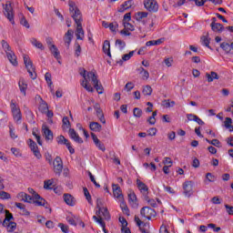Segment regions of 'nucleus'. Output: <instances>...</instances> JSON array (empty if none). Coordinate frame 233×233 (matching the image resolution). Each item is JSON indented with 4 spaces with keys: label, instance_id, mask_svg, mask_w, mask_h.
Listing matches in <instances>:
<instances>
[{
    "label": "nucleus",
    "instance_id": "obj_40",
    "mask_svg": "<svg viewBox=\"0 0 233 233\" xmlns=\"http://www.w3.org/2000/svg\"><path fill=\"white\" fill-rule=\"evenodd\" d=\"M201 41H202L203 46H207V48H209V50H212V47H210V38L208 36H202Z\"/></svg>",
    "mask_w": 233,
    "mask_h": 233
},
{
    "label": "nucleus",
    "instance_id": "obj_10",
    "mask_svg": "<svg viewBox=\"0 0 233 233\" xmlns=\"http://www.w3.org/2000/svg\"><path fill=\"white\" fill-rule=\"evenodd\" d=\"M127 198L130 207H132V208H137L139 204L137 203V197L136 196V193L133 190H129Z\"/></svg>",
    "mask_w": 233,
    "mask_h": 233
},
{
    "label": "nucleus",
    "instance_id": "obj_25",
    "mask_svg": "<svg viewBox=\"0 0 233 233\" xmlns=\"http://www.w3.org/2000/svg\"><path fill=\"white\" fill-rule=\"evenodd\" d=\"M128 8H132V0L124 2L117 9V12L123 13L127 12Z\"/></svg>",
    "mask_w": 233,
    "mask_h": 233
},
{
    "label": "nucleus",
    "instance_id": "obj_51",
    "mask_svg": "<svg viewBox=\"0 0 233 233\" xmlns=\"http://www.w3.org/2000/svg\"><path fill=\"white\" fill-rule=\"evenodd\" d=\"M84 196H86L88 204L92 205V196H90V192H88V189L86 187H84Z\"/></svg>",
    "mask_w": 233,
    "mask_h": 233
},
{
    "label": "nucleus",
    "instance_id": "obj_35",
    "mask_svg": "<svg viewBox=\"0 0 233 233\" xmlns=\"http://www.w3.org/2000/svg\"><path fill=\"white\" fill-rule=\"evenodd\" d=\"M24 63L25 65L26 70L30 68H34V64H32V60L30 59V56L25 55L24 56Z\"/></svg>",
    "mask_w": 233,
    "mask_h": 233
},
{
    "label": "nucleus",
    "instance_id": "obj_27",
    "mask_svg": "<svg viewBox=\"0 0 233 233\" xmlns=\"http://www.w3.org/2000/svg\"><path fill=\"white\" fill-rule=\"evenodd\" d=\"M210 27L213 32H218V34H221L225 28L220 23L214 22L210 24Z\"/></svg>",
    "mask_w": 233,
    "mask_h": 233
},
{
    "label": "nucleus",
    "instance_id": "obj_2",
    "mask_svg": "<svg viewBox=\"0 0 233 233\" xmlns=\"http://www.w3.org/2000/svg\"><path fill=\"white\" fill-rule=\"evenodd\" d=\"M68 6H69V12H70L71 17L74 19L76 25V39L83 41L85 39V30H83V25L81 24L83 23V15H81V11L76 5V2L69 1Z\"/></svg>",
    "mask_w": 233,
    "mask_h": 233
},
{
    "label": "nucleus",
    "instance_id": "obj_48",
    "mask_svg": "<svg viewBox=\"0 0 233 233\" xmlns=\"http://www.w3.org/2000/svg\"><path fill=\"white\" fill-rule=\"evenodd\" d=\"M164 64L166 65V66L170 68V66H172L174 65V58L173 57H166L164 59Z\"/></svg>",
    "mask_w": 233,
    "mask_h": 233
},
{
    "label": "nucleus",
    "instance_id": "obj_19",
    "mask_svg": "<svg viewBox=\"0 0 233 233\" xmlns=\"http://www.w3.org/2000/svg\"><path fill=\"white\" fill-rule=\"evenodd\" d=\"M64 201L69 207H76V198L70 194H64Z\"/></svg>",
    "mask_w": 233,
    "mask_h": 233
},
{
    "label": "nucleus",
    "instance_id": "obj_46",
    "mask_svg": "<svg viewBox=\"0 0 233 233\" xmlns=\"http://www.w3.org/2000/svg\"><path fill=\"white\" fill-rule=\"evenodd\" d=\"M225 127L229 129V132H233L232 118H226Z\"/></svg>",
    "mask_w": 233,
    "mask_h": 233
},
{
    "label": "nucleus",
    "instance_id": "obj_56",
    "mask_svg": "<svg viewBox=\"0 0 233 233\" xmlns=\"http://www.w3.org/2000/svg\"><path fill=\"white\" fill-rule=\"evenodd\" d=\"M116 46H118L120 50H123V48L127 46V44L125 43V41L117 39L116 41Z\"/></svg>",
    "mask_w": 233,
    "mask_h": 233
},
{
    "label": "nucleus",
    "instance_id": "obj_24",
    "mask_svg": "<svg viewBox=\"0 0 233 233\" xmlns=\"http://www.w3.org/2000/svg\"><path fill=\"white\" fill-rule=\"evenodd\" d=\"M220 48H222V50H224L226 54H230L231 56H233V43H222L220 45Z\"/></svg>",
    "mask_w": 233,
    "mask_h": 233
},
{
    "label": "nucleus",
    "instance_id": "obj_21",
    "mask_svg": "<svg viewBox=\"0 0 233 233\" xmlns=\"http://www.w3.org/2000/svg\"><path fill=\"white\" fill-rule=\"evenodd\" d=\"M147 17H148V13L147 12H137L135 14V19L138 21V23H145Z\"/></svg>",
    "mask_w": 233,
    "mask_h": 233
},
{
    "label": "nucleus",
    "instance_id": "obj_42",
    "mask_svg": "<svg viewBox=\"0 0 233 233\" xmlns=\"http://www.w3.org/2000/svg\"><path fill=\"white\" fill-rule=\"evenodd\" d=\"M9 136L11 139H17L18 136L15 133V127L13 125L9 126Z\"/></svg>",
    "mask_w": 233,
    "mask_h": 233
},
{
    "label": "nucleus",
    "instance_id": "obj_49",
    "mask_svg": "<svg viewBox=\"0 0 233 233\" xmlns=\"http://www.w3.org/2000/svg\"><path fill=\"white\" fill-rule=\"evenodd\" d=\"M2 47L5 50V54H8V52H12V49L10 48V45H8V42L5 40L2 41Z\"/></svg>",
    "mask_w": 233,
    "mask_h": 233
},
{
    "label": "nucleus",
    "instance_id": "obj_1",
    "mask_svg": "<svg viewBox=\"0 0 233 233\" xmlns=\"http://www.w3.org/2000/svg\"><path fill=\"white\" fill-rule=\"evenodd\" d=\"M80 76L83 77L80 81V85L86 92H94V88H96L97 94H103V86L99 83V78H97L96 72H88L83 69L80 71Z\"/></svg>",
    "mask_w": 233,
    "mask_h": 233
},
{
    "label": "nucleus",
    "instance_id": "obj_58",
    "mask_svg": "<svg viewBox=\"0 0 233 233\" xmlns=\"http://www.w3.org/2000/svg\"><path fill=\"white\" fill-rule=\"evenodd\" d=\"M45 79H46L48 86H52V75L50 73H46Z\"/></svg>",
    "mask_w": 233,
    "mask_h": 233
},
{
    "label": "nucleus",
    "instance_id": "obj_57",
    "mask_svg": "<svg viewBox=\"0 0 233 233\" xmlns=\"http://www.w3.org/2000/svg\"><path fill=\"white\" fill-rule=\"evenodd\" d=\"M123 25H124V28H126V30H128L129 32H134L135 30L134 25L129 22L124 23Z\"/></svg>",
    "mask_w": 233,
    "mask_h": 233
},
{
    "label": "nucleus",
    "instance_id": "obj_12",
    "mask_svg": "<svg viewBox=\"0 0 233 233\" xmlns=\"http://www.w3.org/2000/svg\"><path fill=\"white\" fill-rule=\"evenodd\" d=\"M137 187L143 196L148 195V186H147L143 181L137 179Z\"/></svg>",
    "mask_w": 233,
    "mask_h": 233
},
{
    "label": "nucleus",
    "instance_id": "obj_4",
    "mask_svg": "<svg viewBox=\"0 0 233 233\" xmlns=\"http://www.w3.org/2000/svg\"><path fill=\"white\" fill-rule=\"evenodd\" d=\"M182 188L185 198H192V196H194V181H185L182 185Z\"/></svg>",
    "mask_w": 233,
    "mask_h": 233
},
{
    "label": "nucleus",
    "instance_id": "obj_22",
    "mask_svg": "<svg viewBox=\"0 0 233 233\" xmlns=\"http://www.w3.org/2000/svg\"><path fill=\"white\" fill-rule=\"evenodd\" d=\"M74 37V31L72 29H68V31L65 34L64 41L66 46H70V43H72V38Z\"/></svg>",
    "mask_w": 233,
    "mask_h": 233
},
{
    "label": "nucleus",
    "instance_id": "obj_44",
    "mask_svg": "<svg viewBox=\"0 0 233 233\" xmlns=\"http://www.w3.org/2000/svg\"><path fill=\"white\" fill-rule=\"evenodd\" d=\"M142 94L144 96H152V86H145L142 89Z\"/></svg>",
    "mask_w": 233,
    "mask_h": 233
},
{
    "label": "nucleus",
    "instance_id": "obj_9",
    "mask_svg": "<svg viewBox=\"0 0 233 233\" xmlns=\"http://www.w3.org/2000/svg\"><path fill=\"white\" fill-rule=\"evenodd\" d=\"M141 216L146 218V219H152V218H156V210L150 208L149 207H145L140 211Z\"/></svg>",
    "mask_w": 233,
    "mask_h": 233
},
{
    "label": "nucleus",
    "instance_id": "obj_8",
    "mask_svg": "<svg viewBox=\"0 0 233 233\" xmlns=\"http://www.w3.org/2000/svg\"><path fill=\"white\" fill-rule=\"evenodd\" d=\"M52 165L55 174H58V176H60L63 172V159H61L59 157H56L54 159Z\"/></svg>",
    "mask_w": 233,
    "mask_h": 233
},
{
    "label": "nucleus",
    "instance_id": "obj_55",
    "mask_svg": "<svg viewBox=\"0 0 233 233\" xmlns=\"http://www.w3.org/2000/svg\"><path fill=\"white\" fill-rule=\"evenodd\" d=\"M163 188L166 192H167L168 194H171V196L176 195V190H174V188H172L171 187L163 185Z\"/></svg>",
    "mask_w": 233,
    "mask_h": 233
},
{
    "label": "nucleus",
    "instance_id": "obj_52",
    "mask_svg": "<svg viewBox=\"0 0 233 233\" xmlns=\"http://www.w3.org/2000/svg\"><path fill=\"white\" fill-rule=\"evenodd\" d=\"M11 198L12 196L9 193L0 189V199H11Z\"/></svg>",
    "mask_w": 233,
    "mask_h": 233
},
{
    "label": "nucleus",
    "instance_id": "obj_62",
    "mask_svg": "<svg viewBox=\"0 0 233 233\" xmlns=\"http://www.w3.org/2000/svg\"><path fill=\"white\" fill-rule=\"evenodd\" d=\"M64 128H70V120H68L67 116H65L62 120Z\"/></svg>",
    "mask_w": 233,
    "mask_h": 233
},
{
    "label": "nucleus",
    "instance_id": "obj_3",
    "mask_svg": "<svg viewBox=\"0 0 233 233\" xmlns=\"http://www.w3.org/2000/svg\"><path fill=\"white\" fill-rule=\"evenodd\" d=\"M11 112L13 114V118L16 125H21V120L23 119V115H21V108L14 100L10 104Z\"/></svg>",
    "mask_w": 233,
    "mask_h": 233
},
{
    "label": "nucleus",
    "instance_id": "obj_60",
    "mask_svg": "<svg viewBox=\"0 0 233 233\" xmlns=\"http://www.w3.org/2000/svg\"><path fill=\"white\" fill-rule=\"evenodd\" d=\"M157 135V128L151 127L147 130V136L154 137Z\"/></svg>",
    "mask_w": 233,
    "mask_h": 233
},
{
    "label": "nucleus",
    "instance_id": "obj_7",
    "mask_svg": "<svg viewBox=\"0 0 233 233\" xmlns=\"http://www.w3.org/2000/svg\"><path fill=\"white\" fill-rule=\"evenodd\" d=\"M144 6L147 12H157L159 10V4L156 0H145Z\"/></svg>",
    "mask_w": 233,
    "mask_h": 233
},
{
    "label": "nucleus",
    "instance_id": "obj_47",
    "mask_svg": "<svg viewBox=\"0 0 233 233\" xmlns=\"http://www.w3.org/2000/svg\"><path fill=\"white\" fill-rule=\"evenodd\" d=\"M118 28H119V24H117V22L109 23V30L111 32H117Z\"/></svg>",
    "mask_w": 233,
    "mask_h": 233
},
{
    "label": "nucleus",
    "instance_id": "obj_64",
    "mask_svg": "<svg viewBox=\"0 0 233 233\" xmlns=\"http://www.w3.org/2000/svg\"><path fill=\"white\" fill-rule=\"evenodd\" d=\"M58 227H59V228H61L62 232L68 233V226H66L63 223H59Z\"/></svg>",
    "mask_w": 233,
    "mask_h": 233
},
{
    "label": "nucleus",
    "instance_id": "obj_23",
    "mask_svg": "<svg viewBox=\"0 0 233 233\" xmlns=\"http://www.w3.org/2000/svg\"><path fill=\"white\" fill-rule=\"evenodd\" d=\"M96 215L99 216V218H104L105 219H110L108 209L105 207L100 208L98 211H96Z\"/></svg>",
    "mask_w": 233,
    "mask_h": 233
},
{
    "label": "nucleus",
    "instance_id": "obj_29",
    "mask_svg": "<svg viewBox=\"0 0 233 233\" xmlns=\"http://www.w3.org/2000/svg\"><path fill=\"white\" fill-rule=\"evenodd\" d=\"M6 56L13 66H17V56H15V54H14L13 51L8 52Z\"/></svg>",
    "mask_w": 233,
    "mask_h": 233
},
{
    "label": "nucleus",
    "instance_id": "obj_54",
    "mask_svg": "<svg viewBox=\"0 0 233 233\" xmlns=\"http://www.w3.org/2000/svg\"><path fill=\"white\" fill-rule=\"evenodd\" d=\"M133 115L135 117H141L143 116V111L139 107H135L133 110Z\"/></svg>",
    "mask_w": 233,
    "mask_h": 233
},
{
    "label": "nucleus",
    "instance_id": "obj_59",
    "mask_svg": "<svg viewBox=\"0 0 233 233\" xmlns=\"http://www.w3.org/2000/svg\"><path fill=\"white\" fill-rule=\"evenodd\" d=\"M27 72H28L31 79H36L37 75L35 74V69H34V67H31L30 69H27Z\"/></svg>",
    "mask_w": 233,
    "mask_h": 233
},
{
    "label": "nucleus",
    "instance_id": "obj_11",
    "mask_svg": "<svg viewBox=\"0 0 233 233\" xmlns=\"http://www.w3.org/2000/svg\"><path fill=\"white\" fill-rule=\"evenodd\" d=\"M32 203L35 205V207H46V200L41 198L39 194H35L34 198H32Z\"/></svg>",
    "mask_w": 233,
    "mask_h": 233
},
{
    "label": "nucleus",
    "instance_id": "obj_53",
    "mask_svg": "<svg viewBox=\"0 0 233 233\" xmlns=\"http://www.w3.org/2000/svg\"><path fill=\"white\" fill-rule=\"evenodd\" d=\"M156 116H157V111L153 112L152 116L147 119L149 125H156Z\"/></svg>",
    "mask_w": 233,
    "mask_h": 233
},
{
    "label": "nucleus",
    "instance_id": "obj_33",
    "mask_svg": "<svg viewBox=\"0 0 233 233\" xmlns=\"http://www.w3.org/2000/svg\"><path fill=\"white\" fill-rule=\"evenodd\" d=\"M135 221L137 225V227H139L140 230L142 233H148V231H147L143 227H148V224H144L141 219H139V218L136 217L135 218Z\"/></svg>",
    "mask_w": 233,
    "mask_h": 233
},
{
    "label": "nucleus",
    "instance_id": "obj_16",
    "mask_svg": "<svg viewBox=\"0 0 233 233\" xmlns=\"http://www.w3.org/2000/svg\"><path fill=\"white\" fill-rule=\"evenodd\" d=\"M29 43L32 45V46H35V48H37L38 50H45V46L41 41L37 40L35 37L29 38Z\"/></svg>",
    "mask_w": 233,
    "mask_h": 233
},
{
    "label": "nucleus",
    "instance_id": "obj_15",
    "mask_svg": "<svg viewBox=\"0 0 233 233\" xmlns=\"http://www.w3.org/2000/svg\"><path fill=\"white\" fill-rule=\"evenodd\" d=\"M42 132L47 141H52V139H54V133H52V130H50L46 125L42 127Z\"/></svg>",
    "mask_w": 233,
    "mask_h": 233
},
{
    "label": "nucleus",
    "instance_id": "obj_30",
    "mask_svg": "<svg viewBox=\"0 0 233 233\" xmlns=\"http://www.w3.org/2000/svg\"><path fill=\"white\" fill-rule=\"evenodd\" d=\"M165 43V38H159L157 40H150L146 43V46H157Z\"/></svg>",
    "mask_w": 233,
    "mask_h": 233
},
{
    "label": "nucleus",
    "instance_id": "obj_5",
    "mask_svg": "<svg viewBox=\"0 0 233 233\" xmlns=\"http://www.w3.org/2000/svg\"><path fill=\"white\" fill-rule=\"evenodd\" d=\"M112 190H113V197L117 203L125 199V196L123 195V191L121 190V187H119V185L113 184Z\"/></svg>",
    "mask_w": 233,
    "mask_h": 233
},
{
    "label": "nucleus",
    "instance_id": "obj_26",
    "mask_svg": "<svg viewBox=\"0 0 233 233\" xmlns=\"http://www.w3.org/2000/svg\"><path fill=\"white\" fill-rule=\"evenodd\" d=\"M146 201L150 207L156 208L159 207L161 205V200L159 198H150L148 197H146Z\"/></svg>",
    "mask_w": 233,
    "mask_h": 233
},
{
    "label": "nucleus",
    "instance_id": "obj_39",
    "mask_svg": "<svg viewBox=\"0 0 233 233\" xmlns=\"http://www.w3.org/2000/svg\"><path fill=\"white\" fill-rule=\"evenodd\" d=\"M15 205L17 208L22 210L23 216H28L30 214V211L26 210V208H25V206L22 203H15Z\"/></svg>",
    "mask_w": 233,
    "mask_h": 233
},
{
    "label": "nucleus",
    "instance_id": "obj_32",
    "mask_svg": "<svg viewBox=\"0 0 233 233\" xmlns=\"http://www.w3.org/2000/svg\"><path fill=\"white\" fill-rule=\"evenodd\" d=\"M89 128L92 130V132H101V125L97 122H91L89 124Z\"/></svg>",
    "mask_w": 233,
    "mask_h": 233
},
{
    "label": "nucleus",
    "instance_id": "obj_61",
    "mask_svg": "<svg viewBox=\"0 0 233 233\" xmlns=\"http://www.w3.org/2000/svg\"><path fill=\"white\" fill-rule=\"evenodd\" d=\"M66 221L67 223H69V225H72L73 227H76V225H77L76 223V217H67Z\"/></svg>",
    "mask_w": 233,
    "mask_h": 233
},
{
    "label": "nucleus",
    "instance_id": "obj_34",
    "mask_svg": "<svg viewBox=\"0 0 233 233\" xmlns=\"http://www.w3.org/2000/svg\"><path fill=\"white\" fill-rule=\"evenodd\" d=\"M120 204V208L126 216H130V209H128V206H127V203H125V199L118 202Z\"/></svg>",
    "mask_w": 233,
    "mask_h": 233
},
{
    "label": "nucleus",
    "instance_id": "obj_45",
    "mask_svg": "<svg viewBox=\"0 0 233 233\" xmlns=\"http://www.w3.org/2000/svg\"><path fill=\"white\" fill-rule=\"evenodd\" d=\"M54 187V180L49 179L44 182V188H46V190H52Z\"/></svg>",
    "mask_w": 233,
    "mask_h": 233
},
{
    "label": "nucleus",
    "instance_id": "obj_38",
    "mask_svg": "<svg viewBox=\"0 0 233 233\" xmlns=\"http://www.w3.org/2000/svg\"><path fill=\"white\" fill-rule=\"evenodd\" d=\"M5 218L3 221V223L5 225H6V223H8V222L14 221V215H12V213H10V211L5 210Z\"/></svg>",
    "mask_w": 233,
    "mask_h": 233
},
{
    "label": "nucleus",
    "instance_id": "obj_43",
    "mask_svg": "<svg viewBox=\"0 0 233 233\" xmlns=\"http://www.w3.org/2000/svg\"><path fill=\"white\" fill-rule=\"evenodd\" d=\"M39 110L42 112V114H45V112H48V104L46 102L42 101L39 105Z\"/></svg>",
    "mask_w": 233,
    "mask_h": 233
},
{
    "label": "nucleus",
    "instance_id": "obj_50",
    "mask_svg": "<svg viewBox=\"0 0 233 233\" xmlns=\"http://www.w3.org/2000/svg\"><path fill=\"white\" fill-rule=\"evenodd\" d=\"M207 181L208 183H214L216 181V176L212 175V173H207L205 182L207 183Z\"/></svg>",
    "mask_w": 233,
    "mask_h": 233
},
{
    "label": "nucleus",
    "instance_id": "obj_63",
    "mask_svg": "<svg viewBox=\"0 0 233 233\" xmlns=\"http://www.w3.org/2000/svg\"><path fill=\"white\" fill-rule=\"evenodd\" d=\"M159 233H170V229L168 228V226H166V225H162L160 227V231Z\"/></svg>",
    "mask_w": 233,
    "mask_h": 233
},
{
    "label": "nucleus",
    "instance_id": "obj_28",
    "mask_svg": "<svg viewBox=\"0 0 233 233\" xmlns=\"http://www.w3.org/2000/svg\"><path fill=\"white\" fill-rule=\"evenodd\" d=\"M3 227L6 228L7 232H14L15 228H17V224L14 221L7 222V223H2Z\"/></svg>",
    "mask_w": 233,
    "mask_h": 233
},
{
    "label": "nucleus",
    "instance_id": "obj_41",
    "mask_svg": "<svg viewBox=\"0 0 233 233\" xmlns=\"http://www.w3.org/2000/svg\"><path fill=\"white\" fill-rule=\"evenodd\" d=\"M56 142L58 143V145H68L70 142L68 141V139H66L64 136H59L56 137Z\"/></svg>",
    "mask_w": 233,
    "mask_h": 233
},
{
    "label": "nucleus",
    "instance_id": "obj_37",
    "mask_svg": "<svg viewBox=\"0 0 233 233\" xmlns=\"http://www.w3.org/2000/svg\"><path fill=\"white\" fill-rule=\"evenodd\" d=\"M206 77H207L208 83H212V81H214V79H219V76H218V73H216V72H211L210 74L207 73Z\"/></svg>",
    "mask_w": 233,
    "mask_h": 233
},
{
    "label": "nucleus",
    "instance_id": "obj_20",
    "mask_svg": "<svg viewBox=\"0 0 233 233\" xmlns=\"http://www.w3.org/2000/svg\"><path fill=\"white\" fill-rule=\"evenodd\" d=\"M134 54H136V51H131L128 54L123 55L122 59L118 60L116 63L120 66H123V63L126 61H130V58L134 57Z\"/></svg>",
    "mask_w": 233,
    "mask_h": 233
},
{
    "label": "nucleus",
    "instance_id": "obj_6",
    "mask_svg": "<svg viewBox=\"0 0 233 233\" xmlns=\"http://www.w3.org/2000/svg\"><path fill=\"white\" fill-rule=\"evenodd\" d=\"M4 15L11 25H15V20L14 18V7H12V4L5 5Z\"/></svg>",
    "mask_w": 233,
    "mask_h": 233
},
{
    "label": "nucleus",
    "instance_id": "obj_18",
    "mask_svg": "<svg viewBox=\"0 0 233 233\" xmlns=\"http://www.w3.org/2000/svg\"><path fill=\"white\" fill-rule=\"evenodd\" d=\"M18 201H24L25 203H32V197L25 192H20L16 196Z\"/></svg>",
    "mask_w": 233,
    "mask_h": 233
},
{
    "label": "nucleus",
    "instance_id": "obj_13",
    "mask_svg": "<svg viewBox=\"0 0 233 233\" xmlns=\"http://www.w3.org/2000/svg\"><path fill=\"white\" fill-rule=\"evenodd\" d=\"M91 137L97 149L101 150L102 152H105V150H106V148L105 147V144H103L101 140L97 138V136H96V134L91 133Z\"/></svg>",
    "mask_w": 233,
    "mask_h": 233
},
{
    "label": "nucleus",
    "instance_id": "obj_17",
    "mask_svg": "<svg viewBox=\"0 0 233 233\" xmlns=\"http://www.w3.org/2000/svg\"><path fill=\"white\" fill-rule=\"evenodd\" d=\"M18 86L21 94H23L24 96H26V89L28 88V84H26L25 78L19 79Z\"/></svg>",
    "mask_w": 233,
    "mask_h": 233
},
{
    "label": "nucleus",
    "instance_id": "obj_14",
    "mask_svg": "<svg viewBox=\"0 0 233 233\" xmlns=\"http://www.w3.org/2000/svg\"><path fill=\"white\" fill-rule=\"evenodd\" d=\"M69 137H71L73 141H75V143H78V145H83V138L79 137V134H77L75 129H69Z\"/></svg>",
    "mask_w": 233,
    "mask_h": 233
},
{
    "label": "nucleus",
    "instance_id": "obj_36",
    "mask_svg": "<svg viewBox=\"0 0 233 233\" xmlns=\"http://www.w3.org/2000/svg\"><path fill=\"white\" fill-rule=\"evenodd\" d=\"M49 50L51 54H53L54 57H56V59H59V50L57 49L56 45L51 44V46H49Z\"/></svg>",
    "mask_w": 233,
    "mask_h": 233
},
{
    "label": "nucleus",
    "instance_id": "obj_31",
    "mask_svg": "<svg viewBox=\"0 0 233 233\" xmlns=\"http://www.w3.org/2000/svg\"><path fill=\"white\" fill-rule=\"evenodd\" d=\"M103 52L104 54H106V56H108V57H112V54L110 53V41L106 40L104 42L103 45Z\"/></svg>",
    "mask_w": 233,
    "mask_h": 233
}]
</instances>
